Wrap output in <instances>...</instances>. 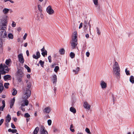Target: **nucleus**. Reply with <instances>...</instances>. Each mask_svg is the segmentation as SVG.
<instances>
[{
	"mask_svg": "<svg viewBox=\"0 0 134 134\" xmlns=\"http://www.w3.org/2000/svg\"><path fill=\"white\" fill-rule=\"evenodd\" d=\"M94 4L95 5L96 7H97L98 5V0H93Z\"/></svg>",
	"mask_w": 134,
	"mask_h": 134,
	"instance_id": "cd10ccee",
	"label": "nucleus"
},
{
	"mask_svg": "<svg viewBox=\"0 0 134 134\" xmlns=\"http://www.w3.org/2000/svg\"><path fill=\"white\" fill-rule=\"evenodd\" d=\"M7 21L5 19H4L3 20L1 21V23L0 24V25L1 27V28L3 27H4L7 26Z\"/></svg>",
	"mask_w": 134,
	"mask_h": 134,
	"instance_id": "1a4fd4ad",
	"label": "nucleus"
},
{
	"mask_svg": "<svg viewBox=\"0 0 134 134\" xmlns=\"http://www.w3.org/2000/svg\"><path fill=\"white\" fill-rule=\"evenodd\" d=\"M82 25H83V23H81L80 24V26H79V29H80L81 28H82Z\"/></svg>",
	"mask_w": 134,
	"mask_h": 134,
	"instance_id": "6e6d98bb",
	"label": "nucleus"
},
{
	"mask_svg": "<svg viewBox=\"0 0 134 134\" xmlns=\"http://www.w3.org/2000/svg\"><path fill=\"white\" fill-rule=\"evenodd\" d=\"M83 106L84 108L88 110L90 109L91 105L87 102H84Z\"/></svg>",
	"mask_w": 134,
	"mask_h": 134,
	"instance_id": "ddd939ff",
	"label": "nucleus"
},
{
	"mask_svg": "<svg viewBox=\"0 0 134 134\" xmlns=\"http://www.w3.org/2000/svg\"><path fill=\"white\" fill-rule=\"evenodd\" d=\"M59 67L58 66H56L54 69V71L56 72H57L58 70H59Z\"/></svg>",
	"mask_w": 134,
	"mask_h": 134,
	"instance_id": "c9c22d12",
	"label": "nucleus"
},
{
	"mask_svg": "<svg viewBox=\"0 0 134 134\" xmlns=\"http://www.w3.org/2000/svg\"><path fill=\"white\" fill-rule=\"evenodd\" d=\"M52 77L53 83H56L57 81V76L55 75H54L52 76Z\"/></svg>",
	"mask_w": 134,
	"mask_h": 134,
	"instance_id": "dca6fc26",
	"label": "nucleus"
},
{
	"mask_svg": "<svg viewBox=\"0 0 134 134\" xmlns=\"http://www.w3.org/2000/svg\"><path fill=\"white\" fill-rule=\"evenodd\" d=\"M48 124L50 126L51 125L52 123V121L51 120H48L47 121Z\"/></svg>",
	"mask_w": 134,
	"mask_h": 134,
	"instance_id": "c03bdc74",
	"label": "nucleus"
},
{
	"mask_svg": "<svg viewBox=\"0 0 134 134\" xmlns=\"http://www.w3.org/2000/svg\"><path fill=\"white\" fill-rule=\"evenodd\" d=\"M70 111L73 113L75 114L76 112V110L75 108L73 107H71L70 108Z\"/></svg>",
	"mask_w": 134,
	"mask_h": 134,
	"instance_id": "412c9836",
	"label": "nucleus"
},
{
	"mask_svg": "<svg viewBox=\"0 0 134 134\" xmlns=\"http://www.w3.org/2000/svg\"><path fill=\"white\" fill-rule=\"evenodd\" d=\"M9 85V83H5L4 84V86L5 88H8Z\"/></svg>",
	"mask_w": 134,
	"mask_h": 134,
	"instance_id": "f704fd0d",
	"label": "nucleus"
},
{
	"mask_svg": "<svg viewBox=\"0 0 134 134\" xmlns=\"http://www.w3.org/2000/svg\"><path fill=\"white\" fill-rule=\"evenodd\" d=\"M21 114V111H18L17 113V115L18 116H19Z\"/></svg>",
	"mask_w": 134,
	"mask_h": 134,
	"instance_id": "864d4df0",
	"label": "nucleus"
},
{
	"mask_svg": "<svg viewBox=\"0 0 134 134\" xmlns=\"http://www.w3.org/2000/svg\"><path fill=\"white\" fill-rule=\"evenodd\" d=\"M46 11L50 15L53 14L54 13V11L52 9L51 6L50 5L47 8Z\"/></svg>",
	"mask_w": 134,
	"mask_h": 134,
	"instance_id": "6e6552de",
	"label": "nucleus"
},
{
	"mask_svg": "<svg viewBox=\"0 0 134 134\" xmlns=\"http://www.w3.org/2000/svg\"><path fill=\"white\" fill-rule=\"evenodd\" d=\"M11 119V118L10 115L8 114L6 117V121L7 122H9Z\"/></svg>",
	"mask_w": 134,
	"mask_h": 134,
	"instance_id": "a211bd4d",
	"label": "nucleus"
},
{
	"mask_svg": "<svg viewBox=\"0 0 134 134\" xmlns=\"http://www.w3.org/2000/svg\"><path fill=\"white\" fill-rule=\"evenodd\" d=\"M40 53L39 51L37 52L36 53V55L35 54H34L32 55L33 58H34L37 59L40 58Z\"/></svg>",
	"mask_w": 134,
	"mask_h": 134,
	"instance_id": "4468645a",
	"label": "nucleus"
},
{
	"mask_svg": "<svg viewBox=\"0 0 134 134\" xmlns=\"http://www.w3.org/2000/svg\"><path fill=\"white\" fill-rule=\"evenodd\" d=\"M9 39H13V35L11 33H9L8 35Z\"/></svg>",
	"mask_w": 134,
	"mask_h": 134,
	"instance_id": "393cba45",
	"label": "nucleus"
},
{
	"mask_svg": "<svg viewBox=\"0 0 134 134\" xmlns=\"http://www.w3.org/2000/svg\"><path fill=\"white\" fill-rule=\"evenodd\" d=\"M9 11L10 13H12L13 12L12 10V9H9Z\"/></svg>",
	"mask_w": 134,
	"mask_h": 134,
	"instance_id": "338daca9",
	"label": "nucleus"
},
{
	"mask_svg": "<svg viewBox=\"0 0 134 134\" xmlns=\"http://www.w3.org/2000/svg\"><path fill=\"white\" fill-rule=\"evenodd\" d=\"M24 116L25 118H29L30 117V115L28 113H25L24 115Z\"/></svg>",
	"mask_w": 134,
	"mask_h": 134,
	"instance_id": "58836bf2",
	"label": "nucleus"
},
{
	"mask_svg": "<svg viewBox=\"0 0 134 134\" xmlns=\"http://www.w3.org/2000/svg\"><path fill=\"white\" fill-rule=\"evenodd\" d=\"M15 100V99L14 98H13L11 100L10 104V108H12L13 107L14 103Z\"/></svg>",
	"mask_w": 134,
	"mask_h": 134,
	"instance_id": "f3484780",
	"label": "nucleus"
},
{
	"mask_svg": "<svg viewBox=\"0 0 134 134\" xmlns=\"http://www.w3.org/2000/svg\"><path fill=\"white\" fill-rule=\"evenodd\" d=\"M3 13L4 14H7L9 12V9L4 8L3 10Z\"/></svg>",
	"mask_w": 134,
	"mask_h": 134,
	"instance_id": "aec40b11",
	"label": "nucleus"
},
{
	"mask_svg": "<svg viewBox=\"0 0 134 134\" xmlns=\"http://www.w3.org/2000/svg\"><path fill=\"white\" fill-rule=\"evenodd\" d=\"M29 103V102L28 100H23L21 102V106L19 108L20 109L23 111H25V109L24 107L25 105L27 106L28 105Z\"/></svg>",
	"mask_w": 134,
	"mask_h": 134,
	"instance_id": "0eeeda50",
	"label": "nucleus"
},
{
	"mask_svg": "<svg viewBox=\"0 0 134 134\" xmlns=\"http://www.w3.org/2000/svg\"><path fill=\"white\" fill-rule=\"evenodd\" d=\"M13 120L15 122H16L17 119L16 118H14L13 119Z\"/></svg>",
	"mask_w": 134,
	"mask_h": 134,
	"instance_id": "774afa93",
	"label": "nucleus"
},
{
	"mask_svg": "<svg viewBox=\"0 0 134 134\" xmlns=\"http://www.w3.org/2000/svg\"><path fill=\"white\" fill-rule=\"evenodd\" d=\"M39 63L40 64L41 67H43L44 66V62L42 61V60H40L39 61Z\"/></svg>",
	"mask_w": 134,
	"mask_h": 134,
	"instance_id": "72a5a7b5",
	"label": "nucleus"
},
{
	"mask_svg": "<svg viewBox=\"0 0 134 134\" xmlns=\"http://www.w3.org/2000/svg\"><path fill=\"white\" fill-rule=\"evenodd\" d=\"M3 89L4 87L3 84L1 83H0V93L2 92Z\"/></svg>",
	"mask_w": 134,
	"mask_h": 134,
	"instance_id": "bb28decb",
	"label": "nucleus"
},
{
	"mask_svg": "<svg viewBox=\"0 0 134 134\" xmlns=\"http://www.w3.org/2000/svg\"><path fill=\"white\" fill-rule=\"evenodd\" d=\"M6 29L5 27H3L0 30V38L3 40H5L7 37V32L5 30Z\"/></svg>",
	"mask_w": 134,
	"mask_h": 134,
	"instance_id": "20e7f679",
	"label": "nucleus"
},
{
	"mask_svg": "<svg viewBox=\"0 0 134 134\" xmlns=\"http://www.w3.org/2000/svg\"><path fill=\"white\" fill-rule=\"evenodd\" d=\"M39 129V128L38 127H36L34 131V134H37L38 131Z\"/></svg>",
	"mask_w": 134,
	"mask_h": 134,
	"instance_id": "a878e982",
	"label": "nucleus"
},
{
	"mask_svg": "<svg viewBox=\"0 0 134 134\" xmlns=\"http://www.w3.org/2000/svg\"><path fill=\"white\" fill-rule=\"evenodd\" d=\"M27 83V86L23 89V100H27L31 95V91L30 89L31 87V83L30 82Z\"/></svg>",
	"mask_w": 134,
	"mask_h": 134,
	"instance_id": "f257e3e1",
	"label": "nucleus"
},
{
	"mask_svg": "<svg viewBox=\"0 0 134 134\" xmlns=\"http://www.w3.org/2000/svg\"><path fill=\"white\" fill-rule=\"evenodd\" d=\"M86 55L87 57H88L90 55V53L88 52H87L86 53Z\"/></svg>",
	"mask_w": 134,
	"mask_h": 134,
	"instance_id": "3c124183",
	"label": "nucleus"
},
{
	"mask_svg": "<svg viewBox=\"0 0 134 134\" xmlns=\"http://www.w3.org/2000/svg\"><path fill=\"white\" fill-rule=\"evenodd\" d=\"M51 111V108L49 107L45 108L44 110V112L47 113H49Z\"/></svg>",
	"mask_w": 134,
	"mask_h": 134,
	"instance_id": "2eb2a0df",
	"label": "nucleus"
},
{
	"mask_svg": "<svg viewBox=\"0 0 134 134\" xmlns=\"http://www.w3.org/2000/svg\"><path fill=\"white\" fill-rule=\"evenodd\" d=\"M85 131L86 132L89 134H90L91 133V132L90 131L89 129L87 128H86L85 129Z\"/></svg>",
	"mask_w": 134,
	"mask_h": 134,
	"instance_id": "79ce46f5",
	"label": "nucleus"
},
{
	"mask_svg": "<svg viewBox=\"0 0 134 134\" xmlns=\"http://www.w3.org/2000/svg\"><path fill=\"white\" fill-rule=\"evenodd\" d=\"M45 49H44V47H43V48H42L41 49V51L42 52H44V51H45Z\"/></svg>",
	"mask_w": 134,
	"mask_h": 134,
	"instance_id": "e2e57ef3",
	"label": "nucleus"
},
{
	"mask_svg": "<svg viewBox=\"0 0 134 134\" xmlns=\"http://www.w3.org/2000/svg\"><path fill=\"white\" fill-rule=\"evenodd\" d=\"M38 9L40 11V12H41L42 11V7L40 5H38Z\"/></svg>",
	"mask_w": 134,
	"mask_h": 134,
	"instance_id": "ea45409f",
	"label": "nucleus"
},
{
	"mask_svg": "<svg viewBox=\"0 0 134 134\" xmlns=\"http://www.w3.org/2000/svg\"><path fill=\"white\" fill-rule=\"evenodd\" d=\"M100 85L102 89H105L107 87V84L103 80L100 81Z\"/></svg>",
	"mask_w": 134,
	"mask_h": 134,
	"instance_id": "f8f14e48",
	"label": "nucleus"
},
{
	"mask_svg": "<svg viewBox=\"0 0 134 134\" xmlns=\"http://www.w3.org/2000/svg\"><path fill=\"white\" fill-rule=\"evenodd\" d=\"M125 72L126 73V74L128 75H130V74L129 73V70H127V69H126L125 70Z\"/></svg>",
	"mask_w": 134,
	"mask_h": 134,
	"instance_id": "37998d69",
	"label": "nucleus"
},
{
	"mask_svg": "<svg viewBox=\"0 0 134 134\" xmlns=\"http://www.w3.org/2000/svg\"><path fill=\"white\" fill-rule=\"evenodd\" d=\"M27 77L28 79H30V74H27Z\"/></svg>",
	"mask_w": 134,
	"mask_h": 134,
	"instance_id": "0e129e2a",
	"label": "nucleus"
},
{
	"mask_svg": "<svg viewBox=\"0 0 134 134\" xmlns=\"http://www.w3.org/2000/svg\"><path fill=\"white\" fill-rule=\"evenodd\" d=\"M96 29H97L96 32L97 34L98 35H100V34L101 32L99 29L97 27H96Z\"/></svg>",
	"mask_w": 134,
	"mask_h": 134,
	"instance_id": "2f4dec72",
	"label": "nucleus"
},
{
	"mask_svg": "<svg viewBox=\"0 0 134 134\" xmlns=\"http://www.w3.org/2000/svg\"><path fill=\"white\" fill-rule=\"evenodd\" d=\"M27 35V33H25L23 37V38L24 40L26 39V37Z\"/></svg>",
	"mask_w": 134,
	"mask_h": 134,
	"instance_id": "603ef678",
	"label": "nucleus"
},
{
	"mask_svg": "<svg viewBox=\"0 0 134 134\" xmlns=\"http://www.w3.org/2000/svg\"><path fill=\"white\" fill-rule=\"evenodd\" d=\"M70 56L71 58H73L75 57V54L71 52L70 53Z\"/></svg>",
	"mask_w": 134,
	"mask_h": 134,
	"instance_id": "e433bc0d",
	"label": "nucleus"
},
{
	"mask_svg": "<svg viewBox=\"0 0 134 134\" xmlns=\"http://www.w3.org/2000/svg\"><path fill=\"white\" fill-rule=\"evenodd\" d=\"M113 71L114 75L116 76L117 79L120 78V69L117 62H116L113 66Z\"/></svg>",
	"mask_w": 134,
	"mask_h": 134,
	"instance_id": "f03ea898",
	"label": "nucleus"
},
{
	"mask_svg": "<svg viewBox=\"0 0 134 134\" xmlns=\"http://www.w3.org/2000/svg\"><path fill=\"white\" fill-rule=\"evenodd\" d=\"M11 77L10 75H6L4 76V80L5 81L7 80H9V79Z\"/></svg>",
	"mask_w": 134,
	"mask_h": 134,
	"instance_id": "4be33fe9",
	"label": "nucleus"
},
{
	"mask_svg": "<svg viewBox=\"0 0 134 134\" xmlns=\"http://www.w3.org/2000/svg\"><path fill=\"white\" fill-rule=\"evenodd\" d=\"M26 53L27 56H29V53L28 50H27L26 51Z\"/></svg>",
	"mask_w": 134,
	"mask_h": 134,
	"instance_id": "052dcab7",
	"label": "nucleus"
},
{
	"mask_svg": "<svg viewBox=\"0 0 134 134\" xmlns=\"http://www.w3.org/2000/svg\"><path fill=\"white\" fill-rule=\"evenodd\" d=\"M80 70V68L78 67L77 68V69L76 70H73V71L75 72V74H77L78 73V72Z\"/></svg>",
	"mask_w": 134,
	"mask_h": 134,
	"instance_id": "c85d7f7f",
	"label": "nucleus"
},
{
	"mask_svg": "<svg viewBox=\"0 0 134 134\" xmlns=\"http://www.w3.org/2000/svg\"><path fill=\"white\" fill-rule=\"evenodd\" d=\"M44 129L45 128L43 126H41L40 129L41 134H48L47 132Z\"/></svg>",
	"mask_w": 134,
	"mask_h": 134,
	"instance_id": "9b49d317",
	"label": "nucleus"
},
{
	"mask_svg": "<svg viewBox=\"0 0 134 134\" xmlns=\"http://www.w3.org/2000/svg\"><path fill=\"white\" fill-rule=\"evenodd\" d=\"M24 67L26 69H27V72H31L30 69L27 65H24Z\"/></svg>",
	"mask_w": 134,
	"mask_h": 134,
	"instance_id": "c756f323",
	"label": "nucleus"
},
{
	"mask_svg": "<svg viewBox=\"0 0 134 134\" xmlns=\"http://www.w3.org/2000/svg\"><path fill=\"white\" fill-rule=\"evenodd\" d=\"M2 103L3 105L0 107V110L2 111L3 110V109L5 106V101L4 100H2Z\"/></svg>",
	"mask_w": 134,
	"mask_h": 134,
	"instance_id": "6ab92c4d",
	"label": "nucleus"
},
{
	"mask_svg": "<svg viewBox=\"0 0 134 134\" xmlns=\"http://www.w3.org/2000/svg\"><path fill=\"white\" fill-rule=\"evenodd\" d=\"M24 76V74L22 70L21 69H19L17 72L16 77L19 82L21 81V79Z\"/></svg>",
	"mask_w": 134,
	"mask_h": 134,
	"instance_id": "423d86ee",
	"label": "nucleus"
},
{
	"mask_svg": "<svg viewBox=\"0 0 134 134\" xmlns=\"http://www.w3.org/2000/svg\"><path fill=\"white\" fill-rule=\"evenodd\" d=\"M11 126L12 128L15 129V126L12 123L11 124Z\"/></svg>",
	"mask_w": 134,
	"mask_h": 134,
	"instance_id": "8fccbe9b",
	"label": "nucleus"
},
{
	"mask_svg": "<svg viewBox=\"0 0 134 134\" xmlns=\"http://www.w3.org/2000/svg\"><path fill=\"white\" fill-rule=\"evenodd\" d=\"M88 25L89 26V31H90V32H91V25H90V24L89 23H88Z\"/></svg>",
	"mask_w": 134,
	"mask_h": 134,
	"instance_id": "13d9d810",
	"label": "nucleus"
},
{
	"mask_svg": "<svg viewBox=\"0 0 134 134\" xmlns=\"http://www.w3.org/2000/svg\"><path fill=\"white\" fill-rule=\"evenodd\" d=\"M48 59L49 60V62L51 63L52 62L51 57L50 55L48 57Z\"/></svg>",
	"mask_w": 134,
	"mask_h": 134,
	"instance_id": "49530a36",
	"label": "nucleus"
},
{
	"mask_svg": "<svg viewBox=\"0 0 134 134\" xmlns=\"http://www.w3.org/2000/svg\"><path fill=\"white\" fill-rule=\"evenodd\" d=\"M4 120L3 119H2L0 121V126H1L3 123L4 121Z\"/></svg>",
	"mask_w": 134,
	"mask_h": 134,
	"instance_id": "09e8293b",
	"label": "nucleus"
},
{
	"mask_svg": "<svg viewBox=\"0 0 134 134\" xmlns=\"http://www.w3.org/2000/svg\"><path fill=\"white\" fill-rule=\"evenodd\" d=\"M74 127L73 125L72 124L71 125L70 127V130L72 132H74L75 130L74 129H72Z\"/></svg>",
	"mask_w": 134,
	"mask_h": 134,
	"instance_id": "473e14b6",
	"label": "nucleus"
},
{
	"mask_svg": "<svg viewBox=\"0 0 134 134\" xmlns=\"http://www.w3.org/2000/svg\"><path fill=\"white\" fill-rule=\"evenodd\" d=\"M12 27H14L15 26L16 23H15L14 21H13L12 24Z\"/></svg>",
	"mask_w": 134,
	"mask_h": 134,
	"instance_id": "de8ad7c7",
	"label": "nucleus"
},
{
	"mask_svg": "<svg viewBox=\"0 0 134 134\" xmlns=\"http://www.w3.org/2000/svg\"><path fill=\"white\" fill-rule=\"evenodd\" d=\"M21 28L19 27L18 28L17 30L19 31H20L21 30Z\"/></svg>",
	"mask_w": 134,
	"mask_h": 134,
	"instance_id": "680f3d73",
	"label": "nucleus"
},
{
	"mask_svg": "<svg viewBox=\"0 0 134 134\" xmlns=\"http://www.w3.org/2000/svg\"><path fill=\"white\" fill-rule=\"evenodd\" d=\"M3 45V43L2 41H0V48H1Z\"/></svg>",
	"mask_w": 134,
	"mask_h": 134,
	"instance_id": "4d7b16f0",
	"label": "nucleus"
},
{
	"mask_svg": "<svg viewBox=\"0 0 134 134\" xmlns=\"http://www.w3.org/2000/svg\"><path fill=\"white\" fill-rule=\"evenodd\" d=\"M3 52V49L2 48H1L0 49V53H2Z\"/></svg>",
	"mask_w": 134,
	"mask_h": 134,
	"instance_id": "bf43d9fd",
	"label": "nucleus"
},
{
	"mask_svg": "<svg viewBox=\"0 0 134 134\" xmlns=\"http://www.w3.org/2000/svg\"><path fill=\"white\" fill-rule=\"evenodd\" d=\"M85 36L87 38H88L89 37V35L88 34H86V35H85Z\"/></svg>",
	"mask_w": 134,
	"mask_h": 134,
	"instance_id": "69168bd1",
	"label": "nucleus"
},
{
	"mask_svg": "<svg viewBox=\"0 0 134 134\" xmlns=\"http://www.w3.org/2000/svg\"><path fill=\"white\" fill-rule=\"evenodd\" d=\"M18 58L19 62L22 64L24 62V59L22 54H20L18 55Z\"/></svg>",
	"mask_w": 134,
	"mask_h": 134,
	"instance_id": "9d476101",
	"label": "nucleus"
},
{
	"mask_svg": "<svg viewBox=\"0 0 134 134\" xmlns=\"http://www.w3.org/2000/svg\"><path fill=\"white\" fill-rule=\"evenodd\" d=\"M84 28L85 31H87V25H86V24L84 25Z\"/></svg>",
	"mask_w": 134,
	"mask_h": 134,
	"instance_id": "a18cd8bd",
	"label": "nucleus"
},
{
	"mask_svg": "<svg viewBox=\"0 0 134 134\" xmlns=\"http://www.w3.org/2000/svg\"><path fill=\"white\" fill-rule=\"evenodd\" d=\"M130 81L132 84L134 83V78L133 76H131L130 77Z\"/></svg>",
	"mask_w": 134,
	"mask_h": 134,
	"instance_id": "5701e85b",
	"label": "nucleus"
},
{
	"mask_svg": "<svg viewBox=\"0 0 134 134\" xmlns=\"http://www.w3.org/2000/svg\"><path fill=\"white\" fill-rule=\"evenodd\" d=\"M77 35L76 31H75L72 34V38L71 42V44L73 49L75 48L77 44Z\"/></svg>",
	"mask_w": 134,
	"mask_h": 134,
	"instance_id": "7ed1b4c3",
	"label": "nucleus"
},
{
	"mask_svg": "<svg viewBox=\"0 0 134 134\" xmlns=\"http://www.w3.org/2000/svg\"><path fill=\"white\" fill-rule=\"evenodd\" d=\"M65 50L64 48H62L59 50V53L60 54L63 55L64 54Z\"/></svg>",
	"mask_w": 134,
	"mask_h": 134,
	"instance_id": "b1692460",
	"label": "nucleus"
},
{
	"mask_svg": "<svg viewBox=\"0 0 134 134\" xmlns=\"http://www.w3.org/2000/svg\"><path fill=\"white\" fill-rule=\"evenodd\" d=\"M17 131V130L16 129H12V133H15Z\"/></svg>",
	"mask_w": 134,
	"mask_h": 134,
	"instance_id": "5fc2aeb1",
	"label": "nucleus"
},
{
	"mask_svg": "<svg viewBox=\"0 0 134 134\" xmlns=\"http://www.w3.org/2000/svg\"><path fill=\"white\" fill-rule=\"evenodd\" d=\"M13 92H12V95L13 96H15L17 93V91L15 89H14L13 90Z\"/></svg>",
	"mask_w": 134,
	"mask_h": 134,
	"instance_id": "7c9ffc66",
	"label": "nucleus"
},
{
	"mask_svg": "<svg viewBox=\"0 0 134 134\" xmlns=\"http://www.w3.org/2000/svg\"><path fill=\"white\" fill-rule=\"evenodd\" d=\"M0 72L3 75L5 74L9 71V69L7 66L5 65H3L2 64L0 65Z\"/></svg>",
	"mask_w": 134,
	"mask_h": 134,
	"instance_id": "39448f33",
	"label": "nucleus"
},
{
	"mask_svg": "<svg viewBox=\"0 0 134 134\" xmlns=\"http://www.w3.org/2000/svg\"><path fill=\"white\" fill-rule=\"evenodd\" d=\"M10 61V60L9 59L7 60L5 62V63L7 65H8Z\"/></svg>",
	"mask_w": 134,
	"mask_h": 134,
	"instance_id": "a19ab883",
	"label": "nucleus"
},
{
	"mask_svg": "<svg viewBox=\"0 0 134 134\" xmlns=\"http://www.w3.org/2000/svg\"><path fill=\"white\" fill-rule=\"evenodd\" d=\"M42 54L44 57L45 55H47V52L46 50H45L44 52H43L42 53Z\"/></svg>",
	"mask_w": 134,
	"mask_h": 134,
	"instance_id": "4c0bfd02",
	"label": "nucleus"
}]
</instances>
